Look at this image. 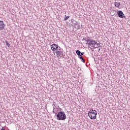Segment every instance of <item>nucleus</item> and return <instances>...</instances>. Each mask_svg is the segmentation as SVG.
<instances>
[{"label": "nucleus", "mask_w": 130, "mask_h": 130, "mask_svg": "<svg viewBox=\"0 0 130 130\" xmlns=\"http://www.w3.org/2000/svg\"><path fill=\"white\" fill-rule=\"evenodd\" d=\"M88 115L90 119H96L97 117V111L95 110H90L88 112Z\"/></svg>", "instance_id": "f257e3e1"}, {"label": "nucleus", "mask_w": 130, "mask_h": 130, "mask_svg": "<svg viewBox=\"0 0 130 130\" xmlns=\"http://www.w3.org/2000/svg\"><path fill=\"white\" fill-rule=\"evenodd\" d=\"M57 119L58 120H66L67 119V116L64 112L60 111L57 114Z\"/></svg>", "instance_id": "f03ea898"}, {"label": "nucleus", "mask_w": 130, "mask_h": 130, "mask_svg": "<svg viewBox=\"0 0 130 130\" xmlns=\"http://www.w3.org/2000/svg\"><path fill=\"white\" fill-rule=\"evenodd\" d=\"M58 47H59V46L55 44H53L51 45V48L52 51H56L57 50H58Z\"/></svg>", "instance_id": "7ed1b4c3"}, {"label": "nucleus", "mask_w": 130, "mask_h": 130, "mask_svg": "<svg viewBox=\"0 0 130 130\" xmlns=\"http://www.w3.org/2000/svg\"><path fill=\"white\" fill-rule=\"evenodd\" d=\"M117 15L119 18H122V19H125V16L121 11L119 10L117 11Z\"/></svg>", "instance_id": "20e7f679"}, {"label": "nucleus", "mask_w": 130, "mask_h": 130, "mask_svg": "<svg viewBox=\"0 0 130 130\" xmlns=\"http://www.w3.org/2000/svg\"><path fill=\"white\" fill-rule=\"evenodd\" d=\"M5 27H6V24L4 23V21L0 20V31L4 30V29H5Z\"/></svg>", "instance_id": "39448f33"}, {"label": "nucleus", "mask_w": 130, "mask_h": 130, "mask_svg": "<svg viewBox=\"0 0 130 130\" xmlns=\"http://www.w3.org/2000/svg\"><path fill=\"white\" fill-rule=\"evenodd\" d=\"M98 45V43H97V42L95 41V40H93V39H91L90 41V43L89 44V45H92V47H95V45Z\"/></svg>", "instance_id": "423d86ee"}, {"label": "nucleus", "mask_w": 130, "mask_h": 130, "mask_svg": "<svg viewBox=\"0 0 130 130\" xmlns=\"http://www.w3.org/2000/svg\"><path fill=\"white\" fill-rule=\"evenodd\" d=\"M58 50H57V51H56V52H54L56 53V54H57V55H58V56H61V54H62V52H61V49H60V48L59 47Z\"/></svg>", "instance_id": "0eeeda50"}, {"label": "nucleus", "mask_w": 130, "mask_h": 130, "mask_svg": "<svg viewBox=\"0 0 130 130\" xmlns=\"http://www.w3.org/2000/svg\"><path fill=\"white\" fill-rule=\"evenodd\" d=\"M91 40L90 37L85 38V41H86V44H88V46H90V43H91Z\"/></svg>", "instance_id": "6e6552de"}, {"label": "nucleus", "mask_w": 130, "mask_h": 130, "mask_svg": "<svg viewBox=\"0 0 130 130\" xmlns=\"http://www.w3.org/2000/svg\"><path fill=\"white\" fill-rule=\"evenodd\" d=\"M84 52H81V51L79 50L76 51V54H77V55H78L79 57L82 56V55H84Z\"/></svg>", "instance_id": "1a4fd4ad"}, {"label": "nucleus", "mask_w": 130, "mask_h": 130, "mask_svg": "<svg viewBox=\"0 0 130 130\" xmlns=\"http://www.w3.org/2000/svg\"><path fill=\"white\" fill-rule=\"evenodd\" d=\"M115 7H116L117 8H119L120 6V3H117V2H115Z\"/></svg>", "instance_id": "9d476101"}, {"label": "nucleus", "mask_w": 130, "mask_h": 130, "mask_svg": "<svg viewBox=\"0 0 130 130\" xmlns=\"http://www.w3.org/2000/svg\"><path fill=\"white\" fill-rule=\"evenodd\" d=\"M79 58H80V59H81V60L82 62L85 63V59L84 58V57H83V56H80Z\"/></svg>", "instance_id": "9b49d317"}, {"label": "nucleus", "mask_w": 130, "mask_h": 130, "mask_svg": "<svg viewBox=\"0 0 130 130\" xmlns=\"http://www.w3.org/2000/svg\"><path fill=\"white\" fill-rule=\"evenodd\" d=\"M69 18H70V16H67V15H65L63 21H67V20H68V19H69Z\"/></svg>", "instance_id": "f8f14e48"}, {"label": "nucleus", "mask_w": 130, "mask_h": 130, "mask_svg": "<svg viewBox=\"0 0 130 130\" xmlns=\"http://www.w3.org/2000/svg\"><path fill=\"white\" fill-rule=\"evenodd\" d=\"M6 45L9 47H11V45L8 42V41H5Z\"/></svg>", "instance_id": "ddd939ff"}, {"label": "nucleus", "mask_w": 130, "mask_h": 130, "mask_svg": "<svg viewBox=\"0 0 130 130\" xmlns=\"http://www.w3.org/2000/svg\"><path fill=\"white\" fill-rule=\"evenodd\" d=\"M76 27H77V29H80V24H76L75 25Z\"/></svg>", "instance_id": "4468645a"}, {"label": "nucleus", "mask_w": 130, "mask_h": 130, "mask_svg": "<svg viewBox=\"0 0 130 130\" xmlns=\"http://www.w3.org/2000/svg\"><path fill=\"white\" fill-rule=\"evenodd\" d=\"M98 47H100V45L98 43Z\"/></svg>", "instance_id": "2eb2a0df"}, {"label": "nucleus", "mask_w": 130, "mask_h": 130, "mask_svg": "<svg viewBox=\"0 0 130 130\" xmlns=\"http://www.w3.org/2000/svg\"><path fill=\"white\" fill-rule=\"evenodd\" d=\"M82 40H86V38H83Z\"/></svg>", "instance_id": "dca6fc26"}, {"label": "nucleus", "mask_w": 130, "mask_h": 130, "mask_svg": "<svg viewBox=\"0 0 130 130\" xmlns=\"http://www.w3.org/2000/svg\"><path fill=\"white\" fill-rule=\"evenodd\" d=\"M55 107H56L55 106H54V107H53L54 109H55Z\"/></svg>", "instance_id": "f3484780"}, {"label": "nucleus", "mask_w": 130, "mask_h": 130, "mask_svg": "<svg viewBox=\"0 0 130 130\" xmlns=\"http://www.w3.org/2000/svg\"><path fill=\"white\" fill-rule=\"evenodd\" d=\"M53 113H55V114H56V113L54 112V111H53Z\"/></svg>", "instance_id": "a211bd4d"}, {"label": "nucleus", "mask_w": 130, "mask_h": 130, "mask_svg": "<svg viewBox=\"0 0 130 130\" xmlns=\"http://www.w3.org/2000/svg\"><path fill=\"white\" fill-rule=\"evenodd\" d=\"M99 51H100V49H99Z\"/></svg>", "instance_id": "6ab92c4d"}]
</instances>
